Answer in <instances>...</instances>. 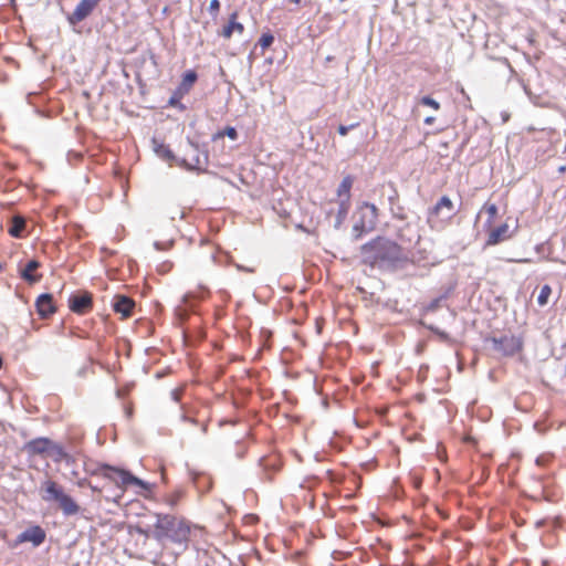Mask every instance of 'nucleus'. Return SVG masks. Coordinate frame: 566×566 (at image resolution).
<instances>
[{
	"label": "nucleus",
	"mask_w": 566,
	"mask_h": 566,
	"mask_svg": "<svg viewBox=\"0 0 566 566\" xmlns=\"http://www.w3.org/2000/svg\"><path fill=\"white\" fill-rule=\"evenodd\" d=\"M437 202H438V207L441 208L442 211L444 209L447 210L448 219H450L455 213L453 202L449 196H447V195L441 196Z\"/></svg>",
	"instance_id": "26"
},
{
	"label": "nucleus",
	"mask_w": 566,
	"mask_h": 566,
	"mask_svg": "<svg viewBox=\"0 0 566 566\" xmlns=\"http://www.w3.org/2000/svg\"><path fill=\"white\" fill-rule=\"evenodd\" d=\"M167 217H168L171 221H174V220H176L177 218L182 219V218L185 217V212H184L182 210H180L179 208H175V209H172V210L168 211Z\"/></svg>",
	"instance_id": "40"
},
{
	"label": "nucleus",
	"mask_w": 566,
	"mask_h": 566,
	"mask_svg": "<svg viewBox=\"0 0 566 566\" xmlns=\"http://www.w3.org/2000/svg\"><path fill=\"white\" fill-rule=\"evenodd\" d=\"M44 494L42 499L45 502H56L65 516L76 515L81 507L76 501L63 488L52 480H45L42 484Z\"/></svg>",
	"instance_id": "5"
},
{
	"label": "nucleus",
	"mask_w": 566,
	"mask_h": 566,
	"mask_svg": "<svg viewBox=\"0 0 566 566\" xmlns=\"http://www.w3.org/2000/svg\"><path fill=\"white\" fill-rule=\"evenodd\" d=\"M419 104L422 105V106L431 107V108H433L436 111H438L440 108V103L436 98L430 96V95L421 96L420 99H419Z\"/></svg>",
	"instance_id": "32"
},
{
	"label": "nucleus",
	"mask_w": 566,
	"mask_h": 566,
	"mask_svg": "<svg viewBox=\"0 0 566 566\" xmlns=\"http://www.w3.org/2000/svg\"><path fill=\"white\" fill-rule=\"evenodd\" d=\"M187 471L191 483L199 492L206 493L210 491L212 482L203 472L197 471L196 469L190 468L188 464Z\"/></svg>",
	"instance_id": "17"
},
{
	"label": "nucleus",
	"mask_w": 566,
	"mask_h": 566,
	"mask_svg": "<svg viewBox=\"0 0 566 566\" xmlns=\"http://www.w3.org/2000/svg\"><path fill=\"white\" fill-rule=\"evenodd\" d=\"M207 430H208V424H206V423H205V424H202V426H201V431H202L203 433H206V432H207Z\"/></svg>",
	"instance_id": "61"
},
{
	"label": "nucleus",
	"mask_w": 566,
	"mask_h": 566,
	"mask_svg": "<svg viewBox=\"0 0 566 566\" xmlns=\"http://www.w3.org/2000/svg\"><path fill=\"white\" fill-rule=\"evenodd\" d=\"M220 7H221V3L219 0H210L209 7H208V12L213 19H216L218 17Z\"/></svg>",
	"instance_id": "36"
},
{
	"label": "nucleus",
	"mask_w": 566,
	"mask_h": 566,
	"mask_svg": "<svg viewBox=\"0 0 566 566\" xmlns=\"http://www.w3.org/2000/svg\"><path fill=\"white\" fill-rule=\"evenodd\" d=\"M388 201H389L390 208L396 206V203H398V192L396 189H394L392 195H390L388 197Z\"/></svg>",
	"instance_id": "43"
},
{
	"label": "nucleus",
	"mask_w": 566,
	"mask_h": 566,
	"mask_svg": "<svg viewBox=\"0 0 566 566\" xmlns=\"http://www.w3.org/2000/svg\"><path fill=\"white\" fill-rule=\"evenodd\" d=\"M167 107L177 108L179 112H185L187 109V106L179 98H169Z\"/></svg>",
	"instance_id": "37"
},
{
	"label": "nucleus",
	"mask_w": 566,
	"mask_h": 566,
	"mask_svg": "<svg viewBox=\"0 0 566 566\" xmlns=\"http://www.w3.org/2000/svg\"><path fill=\"white\" fill-rule=\"evenodd\" d=\"M566 171V166H560L558 168V172H565Z\"/></svg>",
	"instance_id": "63"
},
{
	"label": "nucleus",
	"mask_w": 566,
	"mask_h": 566,
	"mask_svg": "<svg viewBox=\"0 0 566 566\" xmlns=\"http://www.w3.org/2000/svg\"><path fill=\"white\" fill-rule=\"evenodd\" d=\"M53 440L48 437H38L30 441H28L23 450H25L30 455H42L51 453V446Z\"/></svg>",
	"instance_id": "14"
},
{
	"label": "nucleus",
	"mask_w": 566,
	"mask_h": 566,
	"mask_svg": "<svg viewBox=\"0 0 566 566\" xmlns=\"http://www.w3.org/2000/svg\"><path fill=\"white\" fill-rule=\"evenodd\" d=\"M398 239H399L401 242H406V241H408L409 243H412V241H413V240H412V238H408V239H406V238H405V235H403L401 232H399V233H398Z\"/></svg>",
	"instance_id": "54"
},
{
	"label": "nucleus",
	"mask_w": 566,
	"mask_h": 566,
	"mask_svg": "<svg viewBox=\"0 0 566 566\" xmlns=\"http://www.w3.org/2000/svg\"><path fill=\"white\" fill-rule=\"evenodd\" d=\"M126 475H127L126 476L127 489L129 486H138L143 491V493H146V492L153 491V489L155 488L154 483L147 482V481L138 478L133 472H132V474H126Z\"/></svg>",
	"instance_id": "22"
},
{
	"label": "nucleus",
	"mask_w": 566,
	"mask_h": 566,
	"mask_svg": "<svg viewBox=\"0 0 566 566\" xmlns=\"http://www.w3.org/2000/svg\"><path fill=\"white\" fill-rule=\"evenodd\" d=\"M361 262L382 273H396L408 264L416 265L420 259L408 255L405 248L386 235H377L359 248Z\"/></svg>",
	"instance_id": "1"
},
{
	"label": "nucleus",
	"mask_w": 566,
	"mask_h": 566,
	"mask_svg": "<svg viewBox=\"0 0 566 566\" xmlns=\"http://www.w3.org/2000/svg\"><path fill=\"white\" fill-rule=\"evenodd\" d=\"M86 472L94 476H102L109 482L115 483L118 494L112 497V501L116 504L120 503L124 492L127 490L126 474H132V471L118 465H112L106 462H96L90 467H86Z\"/></svg>",
	"instance_id": "3"
},
{
	"label": "nucleus",
	"mask_w": 566,
	"mask_h": 566,
	"mask_svg": "<svg viewBox=\"0 0 566 566\" xmlns=\"http://www.w3.org/2000/svg\"><path fill=\"white\" fill-rule=\"evenodd\" d=\"M187 333H188V332H187V329H184V331H182V336H184V339H185V340L187 339Z\"/></svg>",
	"instance_id": "64"
},
{
	"label": "nucleus",
	"mask_w": 566,
	"mask_h": 566,
	"mask_svg": "<svg viewBox=\"0 0 566 566\" xmlns=\"http://www.w3.org/2000/svg\"><path fill=\"white\" fill-rule=\"evenodd\" d=\"M454 285H450L446 289V291L441 295H446V300L450 296V294L453 292Z\"/></svg>",
	"instance_id": "52"
},
{
	"label": "nucleus",
	"mask_w": 566,
	"mask_h": 566,
	"mask_svg": "<svg viewBox=\"0 0 566 566\" xmlns=\"http://www.w3.org/2000/svg\"><path fill=\"white\" fill-rule=\"evenodd\" d=\"M134 532H136L137 534L142 535L143 532V526L142 525H136L134 526Z\"/></svg>",
	"instance_id": "56"
},
{
	"label": "nucleus",
	"mask_w": 566,
	"mask_h": 566,
	"mask_svg": "<svg viewBox=\"0 0 566 566\" xmlns=\"http://www.w3.org/2000/svg\"><path fill=\"white\" fill-rule=\"evenodd\" d=\"M468 140H469L468 138H465V139H463V140H462L461 145H460V146H459V148H458V153H461V151H462V149H463V148H464V146L467 145Z\"/></svg>",
	"instance_id": "57"
},
{
	"label": "nucleus",
	"mask_w": 566,
	"mask_h": 566,
	"mask_svg": "<svg viewBox=\"0 0 566 566\" xmlns=\"http://www.w3.org/2000/svg\"><path fill=\"white\" fill-rule=\"evenodd\" d=\"M51 453L55 454V462L65 460L69 463L72 460L71 455L65 451L64 447L54 441L51 446Z\"/></svg>",
	"instance_id": "25"
},
{
	"label": "nucleus",
	"mask_w": 566,
	"mask_h": 566,
	"mask_svg": "<svg viewBox=\"0 0 566 566\" xmlns=\"http://www.w3.org/2000/svg\"><path fill=\"white\" fill-rule=\"evenodd\" d=\"M91 483V481H88L86 478H83V479H80L76 484L80 486V488H84V486H88Z\"/></svg>",
	"instance_id": "50"
},
{
	"label": "nucleus",
	"mask_w": 566,
	"mask_h": 566,
	"mask_svg": "<svg viewBox=\"0 0 566 566\" xmlns=\"http://www.w3.org/2000/svg\"><path fill=\"white\" fill-rule=\"evenodd\" d=\"M143 532L144 533H142V536H145L146 538L154 539V525L153 526H150V525L143 526Z\"/></svg>",
	"instance_id": "42"
},
{
	"label": "nucleus",
	"mask_w": 566,
	"mask_h": 566,
	"mask_svg": "<svg viewBox=\"0 0 566 566\" xmlns=\"http://www.w3.org/2000/svg\"><path fill=\"white\" fill-rule=\"evenodd\" d=\"M544 249H545V243H539V244L535 245V251L539 254H542L544 252Z\"/></svg>",
	"instance_id": "53"
},
{
	"label": "nucleus",
	"mask_w": 566,
	"mask_h": 566,
	"mask_svg": "<svg viewBox=\"0 0 566 566\" xmlns=\"http://www.w3.org/2000/svg\"><path fill=\"white\" fill-rule=\"evenodd\" d=\"M180 420H181V421H185V422H190V423H193V424H197V423H198V421H197L195 418H190V417H188V416H187V415H185V413H182V415L180 416Z\"/></svg>",
	"instance_id": "47"
},
{
	"label": "nucleus",
	"mask_w": 566,
	"mask_h": 566,
	"mask_svg": "<svg viewBox=\"0 0 566 566\" xmlns=\"http://www.w3.org/2000/svg\"><path fill=\"white\" fill-rule=\"evenodd\" d=\"M274 42V35L273 33L268 30L261 34V36L258 40V45L261 48L262 51L269 49Z\"/></svg>",
	"instance_id": "27"
},
{
	"label": "nucleus",
	"mask_w": 566,
	"mask_h": 566,
	"mask_svg": "<svg viewBox=\"0 0 566 566\" xmlns=\"http://www.w3.org/2000/svg\"><path fill=\"white\" fill-rule=\"evenodd\" d=\"M102 251H103L104 253H107V254H113V253H114V251H111V250H108V249H106V248H103V249H102Z\"/></svg>",
	"instance_id": "62"
},
{
	"label": "nucleus",
	"mask_w": 566,
	"mask_h": 566,
	"mask_svg": "<svg viewBox=\"0 0 566 566\" xmlns=\"http://www.w3.org/2000/svg\"><path fill=\"white\" fill-rule=\"evenodd\" d=\"M356 221L353 226V240L358 241L363 235L374 231L378 221V208L375 203L363 201L355 210Z\"/></svg>",
	"instance_id": "4"
},
{
	"label": "nucleus",
	"mask_w": 566,
	"mask_h": 566,
	"mask_svg": "<svg viewBox=\"0 0 566 566\" xmlns=\"http://www.w3.org/2000/svg\"><path fill=\"white\" fill-rule=\"evenodd\" d=\"M390 212H391V216L394 219H397L400 221L407 220V214L405 213V208L401 205H399V202L396 203V206L390 208Z\"/></svg>",
	"instance_id": "33"
},
{
	"label": "nucleus",
	"mask_w": 566,
	"mask_h": 566,
	"mask_svg": "<svg viewBox=\"0 0 566 566\" xmlns=\"http://www.w3.org/2000/svg\"><path fill=\"white\" fill-rule=\"evenodd\" d=\"M90 369V366L85 365L83 367H81L78 370H77V376L78 377H85L86 376V373Z\"/></svg>",
	"instance_id": "48"
},
{
	"label": "nucleus",
	"mask_w": 566,
	"mask_h": 566,
	"mask_svg": "<svg viewBox=\"0 0 566 566\" xmlns=\"http://www.w3.org/2000/svg\"><path fill=\"white\" fill-rule=\"evenodd\" d=\"M69 308L75 314H84L91 310L93 302L87 292L71 293L67 300Z\"/></svg>",
	"instance_id": "11"
},
{
	"label": "nucleus",
	"mask_w": 566,
	"mask_h": 566,
	"mask_svg": "<svg viewBox=\"0 0 566 566\" xmlns=\"http://www.w3.org/2000/svg\"><path fill=\"white\" fill-rule=\"evenodd\" d=\"M359 126V123L358 122H355L350 125H343L340 124L338 127H337V133L340 135V136H346L349 130L352 129H355L356 127Z\"/></svg>",
	"instance_id": "38"
},
{
	"label": "nucleus",
	"mask_w": 566,
	"mask_h": 566,
	"mask_svg": "<svg viewBox=\"0 0 566 566\" xmlns=\"http://www.w3.org/2000/svg\"><path fill=\"white\" fill-rule=\"evenodd\" d=\"M423 326L429 329L431 333H433L434 335H437L442 342H447V343H452L453 340L451 339L450 335L442 331L441 328H439L438 326H434V325H426L423 324Z\"/></svg>",
	"instance_id": "30"
},
{
	"label": "nucleus",
	"mask_w": 566,
	"mask_h": 566,
	"mask_svg": "<svg viewBox=\"0 0 566 566\" xmlns=\"http://www.w3.org/2000/svg\"><path fill=\"white\" fill-rule=\"evenodd\" d=\"M222 134L224 137L227 136L230 140H237L239 137L238 130L234 126H226L224 128H222Z\"/></svg>",
	"instance_id": "35"
},
{
	"label": "nucleus",
	"mask_w": 566,
	"mask_h": 566,
	"mask_svg": "<svg viewBox=\"0 0 566 566\" xmlns=\"http://www.w3.org/2000/svg\"><path fill=\"white\" fill-rule=\"evenodd\" d=\"M233 265L235 266V269L238 271H241V272H248V273H253L254 272V269L250 268V266H245V265H242V264H239V263H234Z\"/></svg>",
	"instance_id": "44"
},
{
	"label": "nucleus",
	"mask_w": 566,
	"mask_h": 566,
	"mask_svg": "<svg viewBox=\"0 0 566 566\" xmlns=\"http://www.w3.org/2000/svg\"><path fill=\"white\" fill-rule=\"evenodd\" d=\"M468 140H469L468 138H465V139H463V140H462L461 145H460V146H459V148H458V153H461V151H462V149H463V148H464V146L467 145Z\"/></svg>",
	"instance_id": "60"
},
{
	"label": "nucleus",
	"mask_w": 566,
	"mask_h": 566,
	"mask_svg": "<svg viewBox=\"0 0 566 566\" xmlns=\"http://www.w3.org/2000/svg\"><path fill=\"white\" fill-rule=\"evenodd\" d=\"M40 266V262L35 259L29 260L25 265L20 266L19 274L23 281L34 284L40 281L41 275L34 271Z\"/></svg>",
	"instance_id": "19"
},
{
	"label": "nucleus",
	"mask_w": 566,
	"mask_h": 566,
	"mask_svg": "<svg viewBox=\"0 0 566 566\" xmlns=\"http://www.w3.org/2000/svg\"><path fill=\"white\" fill-rule=\"evenodd\" d=\"M101 0H80L73 12L65 14V19L70 27H75L87 19L96 9Z\"/></svg>",
	"instance_id": "9"
},
{
	"label": "nucleus",
	"mask_w": 566,
	"mask_h": 566,
	"mask_svg": "<svg viewBox=\"0 0 566 566\" xmlns=\"http://www.w3.org/2000/svg\"><path fill=\"white\" fill-rule=\"evenodd\" d=\"M184 495L185 491L182 489H176L171 494L166 496L165 501L171 509H175Z\"/></svg>",
	"instance_id": "29"
},
{
	"label": "nucleus",
	"mask_w": 566,
	"mask_h": 566,
	"mask_svg": "<svg viewBox=\"0 0 566 566\" xmlns=\"http://www.w3.org/2000/svg\"><path fill=\"white\" fill-rule=\"evenodd\" d=\"M88 488L94 492V493H102L103 491V488L96 485V484H92V482L90 483Z\"/></svg>",
	"instance_id": "51"
},
{
	"label": "nucleus",
	"mask_w": 566,
	"mask_h": 566,
	"mask_svg": "<svg viewBox=\"0 0 566 566\" xmlns=\"http://www.w3.org/2000/svg\"><path fill=\"white\" fill-rule=\"evenodd\" d=\"M442 212V209L438 207V202L428 210V221L431 220L432 217L439 216Z\"/></svg>",
	"instance_id": "41"
},
{
	"label": "nucleus",
	"mask_w": 566,
	"mask_h": 566,
	"mask_svg": "<svg viewBox=\"0 0 566 566\" xmlns=\"http://www.w3.org/2000/svg\"><path fill=\"white\" fill-rule=\"evenodd\" d=\"M27 221L21 214H14L9 221L8 232L12 238L20 239L24 237Z\"/></svg>",
	"instance_id": "21"
},
{
	"label": "nucleus",
	"mask_w": 566,
	"mask_h": 566,
	"mask_svg": "<svg viewBox=\"0 0 566 566\" xmlns=\"http://www.w3.org/2000/svg\"><path fill=\"white\" fill-rule=\"evenodd\" d=\"M485 212L488 213V220L485 221V226H491L495 217L497 216L499 208L495 203H486L484 206Z\"/></svg>",
	"instance_id": "31"
},
{
	"label": "nucleus",
	"mask_w": 566,
	"mask_h": 566,
	"mask_svg": "<svg viewBox=\"0 0 566 566\" xmlns=\"http://www.w3.org/2000/svg\"><path fill=\"white\" fill-rule=\"evenodd\" d=\"M350 208V201L348 199H340L338 202V209L334 222V228L339 229L347 218Z\"/></svg>",
	"instance_id": "23"
},
{
	"label": "nucleus",
	"mask_w": 566,
	"mask_h": 566,
	"mask_svg": "<svg viewBox=\"0 0 566 566\" xmlns=\"http://www.w3.org/2000/svg\"><path fill=\"white\" fill-rule=\"evenodd\" d=\"M198 81V73L193 69L186 70L181 74V81L174 90L172 94L169 98H179L181 99L185 95H187L195 83Z\"/></svg>",
	"instance_id": "10"
},
{
	"label": "nucleus",
	"mask_w": 566,
	"mask_h": 566,
	"mask_svg": "<svg viewBox=\"0 0 566 566\" xmlns=\"http://www.w3.org/2000/svg\"><path fill=\"white\" fill-rule=\"evenodd\" d=\"M552 295V287L549 284H544L541 287L539 294L537 296V304L543 307L547 305L549 296Z\"/></svg>",
	"instance_id": "28"
},
{
	"label": "nucleus",
	"mask_w": 566,
	"mask_h": 566,
	"mask_svg": "<svg viewBox=\"0 0 566 566\" xmlns=\"http://www.w3.org/2000/svg\"><path fill=\"white\" fill-rule=\"evenodd\" d=\"M516 230H517V224L511 231L510 226L506 222L501 223L500 226L493 228L489 232L488 239L485 241V247L496 245V244L505 241L506 239H510Z\"/></svg>",
	"instance_id": "12"
},
{
	"label": "nucleus",
	"mask_w": 566,
	"mask_h": 566,
	"mask_svg": "<svg viewBox=\"0 0 566 566\" xmlns=\"http://www.w3.org/2000/svg\"><path fill=\"white\" fill-rule=\"evenodd\" d=\"M468 140H469L468 138H465V139H463V140H462L461 145H460V146H459V148H458V153H461V151H462V149H463V148H464V146L467 145Z\"/></svg>",
	"instance_id": "59"
},
{
	"label": "nucleus",
	"mask_w": 566,
	"mask_h": 566,
	"mask_svg": "<svg viewBox=\"0 0 566 566\" xmlns=\"http://www.w3.org/2000/svg\"><path fill=\"white\" fill-rule=\"evenodd\" d=\"M150 142L153 150L157 157L169 163L170 165L175 163L178 166V159L180 158L175 155V153L171 150L168 144H166L164 140L155 136L151 138Z\"/></svg>",
	"instance_id": "15"
},
{
	"label": "nucleus",
	"mask_w": 566,
	"mask_h": 566,
	"mask_svg": "<svg viewBox=\"0 0 566 566\" xmlns=\"http://www.w3.org/2000/svg\"><path fill=\"white\" fill-rule=\"evenodd\" d=\"M192 300H195V294L192 292H187L184 294L181 302L189 307V311L182 308L180 305L175 307L174 314L180 325L185 324L189 318L190 312L195 311Z\"/></svg>",
	"instance_id": "18"
},
{
	"label": "nucleus",
	"mask_w": 566,
	"mask_h": 566,
	"mask_svg": "<svg viewBox=\"0 0 566 566\" xmlns=\"http://www.w3.org/2000/svg\"><path fill=\"white\" fill-rule=\"evenodd\" d=\"M468 140H469L468 138H465V139H463V140H462L461 145H460V146H459V148H458V153H461V151H462V149H463V148H464V146L467 145Z\"/></svg>",
	"instance_id": "58"
},
{
	"label": "nucleus",
	"mask_w": 566,
	"mask_h": 566,
	"mask_svg": "<svg viewBox=\"0 0 566 566\" xmlns=\"http://www.w3.org/2000/svg\"><path fill=\"white\" fill-rule=\"evenodd\" d=\"M170 397L171 399L175 401V402H179L180 401V390L179 389H174L170 391Z\"/></svg>",
	"instance_id": "45"
},
{
	"label": "nucleus",
	"mask_w": 566,
	"mask_h": 566,
	"mask_svg": "<svg viewBox=\"0 0 566 566\" xmlns=\"http://www.w3.org/2000/svg\"><path fill=\"white\" fill-rule=\"evenodd\" d=\"M222 129H219L211 136V142H217L220 138H223Z\"/></svg>",
	"instance_id": "49"
},
{
	"label": "nucleus",
	"mask_w": 566,
	"mask_h": 566,
	"mask_svg": "<svg viewBox=\"0 0 566 566\" xmlns=\"http://www.w3.org/2000/svg\"><path fill=\"white\" fill-rule=\"evenodd\" d=\"M486 343L492 344V349L501 353L503 356L512 357L523 349V339L515 335H503L501 337H488Z\"/></svg>",
	"instance_id": "7"
},
{
	"label": "nucleus",
	"mask_w": 566,
	"mask_h": 566,
	"mask_svg": "<svg viewBox=\"0 0 566 566\" xmlns=\"http://www.w3.org/2000/svg\"><path fill=\"white\" fill-rule=\"evenodd\" d=\"M535 463L536 465L538 467H545L547 464V459L544 457V455H538L536 459H535Z\"/></svg>",
	"instance_id": "46"
},
{
	"label": "nucleus",
	"mask_w": 566,
	"mask_h": 566,
	"mask_svg": "<svg viewBox=\"0 0 566 566\" xmlns=\"http://www.w3.org/2000/svg\"><path fill=\"white\" fill-rule=\"evenodd\" d=\"M238 12L234 11L230 14L229 20L227 24L223 25L221 31L219 32V35L224 39H230L233 34V32H238L240 34L244 31V25L241 22L237 21Z\"/></svg>",
	"instance_id": "20"
},
{
	"label": "nucleus",
	"mask_w": 566,
	"mask_h": 566,
	"mask_svg": "<svg viewBox=\"0 0 566 566\" xmlns=\"http://www.w3.org/2000/svg\"><path fill=\"white\" fill-rule=\"evenodd\" d=\"M354 184V177L352 175L345 176L337 188V196L340 199H348L350 201V189Z\"/></svg>",
	"instance_id": "24"
},
{
	"label": "nucleus",
	"mask_w": 566,
	"mask_h": 566,
	"mask_svg": "<svg viewBox=\"0 0 566 566\" xmlns=\"http://www.w3.org/2000/svg\"><path fill=\"white\" fill-rule=\"evenodd\" d=\"M187 142L196 153L192 157L193 164L189 163L186 158H180L178 159V166L187 171H196L197 174L207 172V166L209 164L208 144L203 143L200 145L190 137H187Z\"/></svg>",
	"instance_id": "6"
},
{
	"label": "nucleus",
	"mask_w": 566,
	"mask_h": 566,
	"mask_svg": "<svg viewBox=\"0 0 566 566\" xmlns=\"http://www.w3.org/2000/svg\"><path fill=\"white\" fill-rule=\"evenodd\" d=\"M172 244H174V240H169L167 242L155 241L153 245H154L155 250L164 251V250L170 249L172 247Z\"/></svg>",
	"instance_id": "39"
},
{
	"label": "nucleus",
	"mask_w": 566,
	"mask_h": 566,
	"mask_svg": "<svg viewBox=\"0 0 566 566\" xmlns=\"http://www.w3.org/2000/svg\"><path fill=\"white\" fill-rule=\"evenodd\" d=\"M35 308L41 318H48L56 312L51 293H42L35 300Z\"/></svg>",
	"instance_id": "16"
},
{
	"label": "nucleus",
	"mask_w": 566,
	"mask_h": 566,
	"mask_svg": "<svg viewBox=\"0 0 566 566\" xmlns=\"http://www.w3.org/2000/svg\"><path fill=\"white\" fill-rule=\"evenodd\" d=\"M154 539L161 546L171 543L176 546L174 554L181 555L188 549L190 542V524L187 520L169 513H155Z\"/></svg>",
	"instance_id": "2"
},
{
	"label": "nucleus",
	"mask_w": 566,
	"mask_h": 566,
	"mask_svg": "<svg viewBox=\"0 0 566 566\" xmlns=\"http://www.w3.org/2000/svg\"><path fill=\"white\" fill-rule=\"evenodd\" d=\"M446 301V295H439L434 298H432L426 306H424V311L426 312H434L440 305L441 303Z\"/></svg>",
	"instance_id": "34"
},
{
	"label": "nucleus",
	"mask_w": 566,
	"mask_h": 566,
	"mask_svg": "<svg viewBox=\"0 0 566 566\" xmlns=\"http://www.w3.org/2000/svg\"><path fill=\"white\" fill-rule=\"evenodd\" d=\"M135 305V301L124 294H116L112 302L113 311L120 314L123 318H128L133 315Z\"/></svg>",
	"instance_id": "13"
},
{
	"label": "nucleus",
	"mask_w": 566,
	"mask_h": 566,
	"mask_svg": "<svg viewBox=\"0 0 566 566\" xmlns=\"http://www.w3.org/2000/svg\"><path fill=\"white\" fill-rule=\"evenodd\" d=\"M46 537V533L40 525H31L21 532L13 542L9 543L10 548H15L23 543H31L33 547L41 546Z\"/></svg>",
	"instance_id": "8"
},
{
	"label": "nucleus",
	"mask_w": 566,
	"mask_h": 566,
	"mask_svg": "<svg viewBox=\"0 0 566 566\" xmlns=\"http://www.w3.org/2000/svg\"><path fill=\"white\" fill-rule=\"evenodd\" d=\"M434 119H436V118H434L433 116H427V117L424 118L423 123H424L426 125H431V124H433Z\"/></svg>",
	"instance_id": "55"
}]
</instances>
